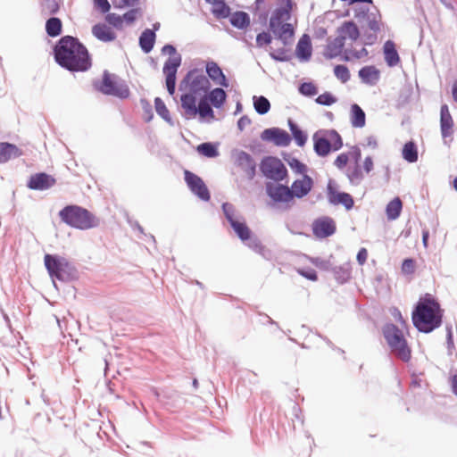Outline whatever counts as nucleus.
Masks as SVG:
<instances>
[{
  "label": "nucleus",
  "mask_w": 457,
  "mask_h": 457,
  "mask_svg": "<svg viewBox=\"0 0 457 457\" xmlns=\"http://www.w3.org/2000/svg\"><path fill=\"white\" fill-rule=\"evenodd\" d=\"M56 62L71 71H85L91 67L86 46L71 36L62 37L54 47Z\"/></svg>",
  "instance_id": "obj_1"
},
{
  "label": "nucleus",
  "mask_w": 457,
  "mask_h": 457,
  "mask_svg": "<svg viewBox=\"0 0 457 457\" xmlns=\"http://www.w3.org/2000/svg\"><path fill=\"white\" fill-rule=\"evenodd\" d=\"M412 322L423 333H429L440 327L442 313L439 303L429 295L420 298L412 312Z\"/></svg>",
  "instance_id": "obj_2"
},
{
  "label": "nucleus",
  "mask_w": 457,
  "mask_h": 457,
  "mask_svg": "<svg viewBox=\"0 0 457 457\" xmlns=\"http://www.w3.org/2000/svg\"><path fill=\"white\" fill-rule=\"evenodd\" d=\"M59 217L71 228L86 230L99 225V220L79 205H67L59 212Z\"/></svg>",
  "instance_id": "obj_3"
},
{
  "label": "nucleus",
  "mask_w": 457,
  "mask_h": 457,
  "mask_svg": "<svg viewBox=\"0 0 457 457\" xmlns=\"http://www.w3.org/2000/svg\"><path fill=\"white\" fill-rule=\"evenodd\" d=\"M383 335L395 357L403 361H408L411 359V349L403 331L396 325L386 324L383 328Z\"/></svg>",
  "instance_id": "obj_4"
},
{
  "label": "nucleus",
  "mask_w": 457,
  "mask_h": 457,
  "mask_svg": "<svg viewBox=\"0 0 457 457\" xmlns=\"http://www.w3.org/2000/svg\"><path fill=\"white\" fill-rule=\"evenodd\" d=\"M180 102L183 109L182 115L186 119H194L196 115H199L201 120L207 118L214 119V112L211 106L212 104L208 101L206 96L200 97L198 104H196V99L189 96H181Z\"/></svg>",
  "instance_id": "obj_5"
},
{
  "label": "nucleus",
  "mask_w": 457,
  "mask_h": 457,
  "mask_svg": "<svg viewBox=\"0 0 457 457\" xmlns=\"http://www.w3.org/2000/svg\"><path fill=\"white\" fill-rule=\"evenodd\" d=\"M210 87L209 79L197 70L188 71L180 83V89L187 91L181 96H189L195 99L206 96Z\"/></svg>",
  "instance_id": "obj_6"
},
{
  "label": "nucleus",
  "mask_w": 457,
  "mask_h": 457,
  "mask_svg": "<svg viewBox=\"0 0 457 457\" xmlns=\"http://www.w3.org/2000/svg\"><path fill=\"white\" fill-rule=\"evenodd\" d=\"M44 261L54 284H55V278L61 281H68L75 276L74 267L63 257L47 253L45 255ZM54 286L56 287V285Z\"/></svg>",
  "instance_id": "obj_7"
},
{
  "label": "nucleus",
  "mask_w": 457,
  "mask_h": 457,
  "mask_svg": "<svg viewBox=\"0 0 457 457\" xmlns=\"http://www.w3.org/2000/svg\"><path fill=\"white\" fill-rule=\"evenodd\" d=\"M162 53L164 54H169V57L164 62V66L162 69L163 73L166 76V87L170 96L175 93L176 88V75L178 69L181 64V55L177 53L176 48L172 45H165L162 48Z\"/></svg>",
  "instance_id": "obj_8"
},
{
  "label": "nucleus",
  "mask_w": 457,
  "mask_h": 457,
  "mask_svg": "<svg viewBox=\"0 0 457 457\" xmlns=\"http://www.w3.org/2000/svg\"><path fill=\"white\" fill-rule=\"evenodd\" d=\"M222 211L237 236L243 242H245L246 239H250L252 232L247 227L245 219L236 210L235 206L229 203H224L222 204Z\"/></svg>",
  "instance_id": "obj_9"
},
{
  "label": "nucleus",
  "mask_w": 457,
  "mask_h": 457,
  "mask_svg": "<svg viewBox=\"0 0 457 457\" xmlns=\"http://www.w3.org/2000/svg\"><path fill=\"white\" fill-rule=\"evenodd\" d=\"M354 17L361 25V29H369L370 31L379 32L383 23L381 21V14L377 7L371 10L365 7L354 8Z\"/></svg>",
  "instance_id": "obj_10"
},
{
  "label": "nucleus",
  "mask_w": 457,
  "mask_h": 457,
  "mask_svg": "<svg viewBox=\"0 0 457 457\" xmlns=\"http://www.w3.org/2000/svg\"><path fill=\"white\" fill-rule=\"evenodd\" d=\"M260 170L267 179L275 181L283 180L287 175L284 163L279 159L271 156L265 157L262 161Z\"/></svg>",
  "instance_id": "obj_11"
},
{
  "label": "nucleus",
  "mask_w": 457,
  "mask_h": 457,
  "mask_svg": "<svg viewBox=\"0 0 457 457\" xmlns=\"http://www.w3.org/2000/svg\"><path fill=\"white\" fill-rule=\"evenodd\" d=\"M98 89L104 95L115 96L120 98H127L129 96V90L127 85L116 81V77L107 71L104 72L103 81L101 86L98 87Z\"/></svg>",
  "instance_id": "obj_12"
},
{
  "label": "nucleus",
  "mask_w": 457,
  "mask_h": 457,
  "mask_svg": "<svg viewBox=\"0 0 457 457\" xmlns=\"http://www.w3.org/2000/svg\"><path fill=\"white\" fill-rule=\"evenodd\" d=\"M231 157L235 165L239 167L249 179L254 178L256 174V162L248 153L234 149L231 152Z\"/></svg>",
  "instance_id": "obj_13"
},
{
  "label": "nucleus",
  "mask_w": 457,
  "mask_h": 457,
  "mask_svg": "<svg viewBox=\"0 0 457 457\" xmlns=\"http://www.w3.org/2000/svg\"><path fill=\"white\" fill-rule=\"evenodd\" d=\"M184 176L188 188L194 195L198 196L203 201L207 202L210 200V192L204 180L199 176L189 170H185Z\"/></svg>",
  "instance_id": "obj_14"
},
{
  "label": "nucleus",
  "mask_w": 457,
  "mask_h": 457,
  "mask_svg": "<svg viewBox=\"0 0 457 457\" xmlns=\"http://www.w3.org/2000/svg\"><path fill=\"white\" fill-rule=\"evenodd\" d=\"M261 138L266 142H272L275 145L280 147L288 146L292 140L290 135L279 128L264 129L261 134Z\"/></svg>",
  "instance_id": "obj_15"
},
{
  "label": "nucleus",
  "mask_w": 457,
  "mask_h": 457,
  "mask_svg": "<svg viewBox=\"0 0 457 457\" xmlns=\"http://www.w3.org/2000/svg\"><path fill=\"white\" fill-rule=\"evenodd\" d=\"M267 195L277 203H287L292 200V192L287 186L277 183H267Z\"/></svg>",
  "instance_id": "obj_16"
},
{
  "label": "nucleus",
  "mask_w": 457,
  "mask_h": 457,
  "mask_svg": "<svg viewBox=\"0 0 457 457\" xmlns=\"http://www.w3.org/2000/svg\"><path fill=\"white\" fill-rule=\"evenodd\" d=\"M313 234L319 238H326L336 231L335 221L329 217L316 220L312 224Z\"/></svg>",
  "instance_id": "obj_17"
},
{
  "label": "nucleus",
  "mask_w": 457,
  "mask_h": 457,
  "mask_svg": "<svg viewBox=\"0 0 457 457\" xmlns=\"http://www.w3.org/2000/svg\"><path fill=\"white\" fill-rule=\"evenodd\" d=\"M328 197L331 204H342L346 210H351L354 204L353 199L350 194L337 192L334 189L332 181H329L328 185Z\"/></svg>",
  "instance_id": "obj_18"
},
{
  "label": "nucleus",
  "mask_w": 457,
  "mask_h": 457,
  "mask_svg": "<svg viewBox=\"0 0 457 457\" xmlns=\"http://www.w3.org/2000/svg\"><path fill=\"white\" fill-rule=\"evenodd\" d=\"M55 179L44 172L37 173L30 176L28 181V187L33 190H46L53 187Z\"/></svg>",
  "instance_id": "obj_19"
},
{
  "label": "nucleus",
  "mask_w": 457,
  "mask_h": 457,
  "mask_svg": "<svg viewBox=\"0 0 457 457\" xmlns=\"http://www.w3.org/2000/svg\"><path fill=\"white\" fill-rule=\"evenodd\" d=\"M313 185L312 179L303 174L301 179H296L293 182L290 192H292V199L294 197L302 198L309 194Z\"/></svg>",
  "instance_id": "obj_20"
},
{
  "label": "nucleus",
  "mask_w": 457,
  "mask_h": 457,
  "mask_svg": "<svg viewBox=\"0 0 457 457\" xmlns=\"http://www.w3.org/2000/svg\"><path fill=\"white\" fill-rule=\"evenodd\" d=\"M206 73L208 77L217 85L228 87V81L224 75L222 70L217 62L213 61L207 62L206 63Z\"/></svg>",
  "instance_id": "obj_21"
},
{
  "label": "nucleus",
  "mask_w": 457,
  "mask_h": 457,
  "mask_svg": "<svg viewBox=\"0 0 457 457\" xmlns=\"http://www.w3.org/2000/svg\"><path fill=\"white\" fill-rule=\"evenodd\" d=\"M453 120L447 104H443L440 109V129L444 138L450 137L453 131Z\"/></svg>",
  "instance_id": "obj_22"
},
{
  "label": "nucleus",
  "mask_w": 457,
  "mask_h": 457,
  "mask_svg": "<svg viewBox=\"0 0 457 457\" xmlns=\"http://www.w3.org/2000/svg\"><path fill=\"white\" fill-rule=\"evenodd\" d=\"M312 140L314 152L318 156L325 157L332 151L331 145L325 137L323 131L319 130L314 133Z\"/></svg>",
  "instance_id": "obj_23"
},
{
  "label": "nucleus",
  "mask_w": 457,
  "mask_h": 457,
  "mask_svg": "<svg viewBox=\"0 0 457 457\" xmlns=\"http://www.w3.org/2000/svg\"><path fill=\"white\" fill-rule=\"evenodd\" d=\"M92 34L101 42L108 43L116 39L115 32L105 23H97L92 27Z\"/></svg>",
  "instance_id": "obj_24"
},
{
  "label": "nucleus",
  "mask_w": 457,
  "mask_h": 457,
  "mask_svg": "<svg viewBox=\"0 0 457 457\" xmlns=\"http://www.w3.org/2000/svg\"><path fill=\"white\" fill-rule=\"evenodd\" d=\"M293 1L287 0L285 6L277 8L270 19V27L275 26L274 24L288 21L291 17V11L293 9Z\"/></svg>",
  "instance_id": "obj_25"
},
{
  "label": "nucleus",
  "mask_w": 457,
  "mask_h": 457,
  "mask_svg": "<svg viewBox=\"0 0 457 457\" xmlns=\"http://www.w3.org/2000/svg\"><path fill=\"white\" fill-rule=\"evenodd\" d=\"M275 26L270 27L272 33L280 39L284 45H287V37L291 38L294 36V29L290 23L279 22L274 24Z\"/></svg>",
  "instance_id": "obj_26"
},
{
  "label": "nucleus",
  "mask_w": 457,
  "mask_h": 457,
  "mask_svg": "<svg viewBox=\"0 0 457 457\" xmlns=\"http://www.w3.org/2000/svg\"><path fill=\"white\" fill-rule=\"evenodd\" d=\"M312 43L308 35H303L296 45L295 54L302 62H307L312 56Z\"/></svg>",
  "instance_id": "obj_27"
},
{
  "label": "nucleus",
  "mask_w": 457,
  "mask_h": 457,
  "mask_svg": "<svg viewBox=\"0 0 457 457\" xmlns=\"http://www.w3.org/2000/svg\"><path fill=\"white\" fill-rule=\"evenodd\" d=\"M338 36L343 37L345 41L346 38L355 41L360 37V29L353 21H345L341 27L338 28Z\"/></svg>",
  "instance_id": "obj_28"
},
{
  "label": "nucleus",
  "mask_w": 457,
  "mask_h": 457,
  "mask_svg": "<svg viewBox=\"0 0 457 457\" xmlns=\"http://www.w3.org/2000/svg\"><path fill=\"white\" fill-rule=\"evenodd\" d=\"M21 155V151L15 145L10 143H0V162L4 163L10 159L16 158Z\"/></svg>",
  "instance_id": "obj_29"
},
{
  "label": "nucleus",
  "mask_w": 457,
  "mask_h": 457,
  "mask_svg": "<svg viewBox=\"0 0 457 457\" xmlns=\"http://www.w3.org/2000/svg\"><path fill=\"white\" fill-rule=\"evenodd\" d=\"M361 81L368 85H375L379 79V71L375 66H364L359 71Z\"/></svg>",
  "instance_id": "obj_30"
},
{
  "label": "nucleus",
  "mask_w": 457,
  "mask_h": 457,
  "mask_svg": "<svg viewBox=\"0 0 457 457\" xmlns=\"http://www.w3.org/2000/svg\"><path fill=\"white\" fill-rule=\"evenodd\" d=\"M384 55L386 62L390 67L396 66L400 62V57L395 49V45L391 40H387L384 44Z\"/></svg>",
  "instance_id": "obj_31"
},
{
  "label": "nucleus",
  "mask_w": 457,
  "mask_h": 457,
  "mask_svg": "<svg viewBox=\"0 0 457 457\" xmlns=\"http://www.w3.org/2000/svg\"><path fill=\"white\" fill-rule=\"evenodd\" d=\"M155 32L150 29H145L139 37V46L145 54L150 53L154 46Z\"/></svg>",
  "instance_id": "obj_32"
},
{
  "label": "nucleus",
  "mask_w": 457,
  "mask_h": 457,
  "mask_svg": "<svg viewBox=\"0 0 457 457\" xmlns=\"http://www.w3.org/2000/svg\"><path fill=\"white\" fill-rule=\"evenodd\" d=\"M345 46V41L343 37L339 36L329 41L326 46L325 56L328 59H333L338 56Z\"/></svg>",
  "instance_id": "obj_33"
},
{
  "label": "nucleus",
  "mask_w": 457,
  "mask_h": 457,
  "mask_svg": "<svg viewBox=\"0 0 457 457\" xmlns=\"http://www.w3.org/2000/svg\"><path fill=\"white\" fill-rule=\"evenodd\" d=\"M366 123V115L364 111L357 104L351 106V124L353 128H363Z\"/></svg>",
  "instance_id": "obj_34"
},
{
  "label": "nucleus",
  "mask_w": 457,
  "mask_h": 457,
  "mask_svg": "<svg viewBox=\"0 0 457 457\" xmlns=\"http://www.w3.org/2000/svg\"><path fill=\"white\" fill-rule=\"evenodd\" d=\"M333 272L335 279L338 283H345L351 277V265L349 262H345L340 266H332L331 270Z\"/></svg>",
  "instance_id": "obj_35"
},
{
  "label": "nucleus",
  "mask_w": 457,
  "mask_h": 457,
  "mask_svg": "<svg viewBox=\"0 0 457 457\" xmlns=\"http://www.w3.org/2000/svg\"><path fill=\"white\" fill-rule=\"evenodd\" d=\"M206 96L208 101L215 107L220 108L226 101L227 94L224 89L220 87H216L206 93Z\"/></svg>",
  "instance_id": "obj_36"
},
{
  "label": "nucleus",
  "mask_w": 457,
  "mask_h": 457,
  "mask_svg": "<svg viewBox=\"0 0 457 457\" xmlns=\"http://www.w3.org/2000/svg\"><path fill=\"white\" fill-rule=\"evenodd\" d=\"M229 21L233 27L244 29L249 26L250 17L245 12L238 11L231 15Z\"/></svg>",
  "instance_id": "obj_37"
},
{
  "label": "nucleus",
  "mask_w": 457,
  "mask_h": 457,
  "mask_svg": "<svg viewBox=\"0 0 457 457\" xmlns=\"http://www.w3.org/2000/svg\"><path fill=\"white\" fill-rule=\"evenodd\" d=\"M402 208L403 204L401 199L399 197L394 198L387 204L386 208L387 219L390 220L397 219L401 214Z\"/></svg>",
  "instance_id": "obj_38"
},
{
  "label": "nucleus",
  "mask_w": 457,
  "mask_h": 457,
  "mask_svg": "<svg viewBox=\"0 0 457 457\" xmlns=\"http://www.w3.org/2000/svg\"><path fill=\"white\" fill-rule=\"evenodd\" d=\"M333 151H337L343 146V140L339 133L335 129H321Z\"/></svg>",
  "instance_id": "obj_39"
},
{
  "label": "nucleus",
  "mask_w": 457,
  "mask_h": 457,
  "mask_svg": "<svg viewBox=\"0 0 457 457\" xmlns=\"http://www.w3.org/2000/svg\"><path fill=\"white\" fill-rule=\"evenodd\" d=\"M62 21L59 18L51 17L46 22V31L49 37H55L62 32Z\"/></svg>",
  "instance_id": "obj_40"
},
{
  "label": "nucleus",
  "mask_w": 457,
  "mask_h": 457,
  "mask_svg": "<svg viewBox=\"0 0 457 457\" xmlns=\"http://www.w3.org/2000/svg\"><path fill=\"white\" fill-rule=\"evenodd\" d=\"M212 5V12L216 18L224 19L230 15V8L223 0L215 2Z\"/></svg>",
  "instance_id": "obj_41"
},
{
  "label": "nucleus",
  "mask_w": 457,
  "mask_h": 457,
  "mask_svg": "<svg viewBox=\"0 0 457 457\" xmlns=\"http://www.w3.org/2000/svg\"><path fill=\"white\" fill-rule=\"evenodd\" d=\"M403 158L408 162H415L418 160V150L414 142H407L403 148Z\"/></svg>",
  "instance_id": "obj_42"
},
{
  "label": "nucleus",
  "mask_w": 457,
  "mask_h": 457,
  "mask_svg": "<svg viewBox=\"0 0 457 457\" xmlns=\"http://www.w3.org/2000/svg\"><path fill=\"white\" fill-rule=\"evenodd\" d=\"M288 126L297 145L303 146L307 141V135L292 120H288Z\"/></svg>",
  "instance_id": "obj_43"
},
{
  "label": "nucleus",
  "mask_w": 457,
  "mask_h": 457,
  "mask_svg": "<svg viewBox=\"0 0 457 457\" xmlns=\"http://www.w3.org/2000/svg\"><path fill=\"white\" fill-rule=\"evenodd\" d=\"M247 243L246 245L253 249L254 252L261 254L265 259L270 258V251L267 250L261 243V241L256 237L250 236V239H246Z\"/></svg>",
  "instance_id": "obj_44"
},
{
  "label": "nucleus",
  "mask_w": 457,
  "mask_h": 457,
  "mask_svg": "<svg viewBox=\"0 0 457 457\" xmlns=\"http://www.w3.org/2000/svg\"><path fill=\"white\" fill-rule=\"evenodd\" d=\"M253 107L255 112L260 115L266 114L270 109V103L265 96H253Z\"/></svg>",
  "instance_id": "obj_45"
},
{
  "label": "nucleus",
  "mask_w": 457,
  "mask_h": 457,
  "mask_svg": "<svg viewBox=\"0 0 457 457\" xmlns=\"http://www.w3.org/2000/svg\"><path fill=\"white\" fill-rule=\"evenodd\" d=\"M196 150L200 154L208 158H214L219 155L216 145L209 142L200 144Z\"/></svg>",
  "instance_id": "obj_46"
},
{
  "label": "nucleus",
  "mask_w": 457,
  "mask_h": 457,
  "mask_svg": "<svg viewBox=\"0 0 457 457\" xmlns=\"http://www.w3.org/2000/svg\"><path fill=\"white\" fill-rule=\"evenodd\" d=\"M154 105L156 112L170 125H173L170 112L167 109L164 102L161 98L156 97L154 100Z\"/></svg>",
  "instance_id": "obj_47"
},
{
  "label": "nucleus",
  "mask_w": 457,
  "mask_h": 457,
  "mask_svg": "<svg viewBox=\"0 0 457 457\" xmlns=\"http://www.w3.org/2000/svg\"><path fill=\"white\" fill-rule=\"evenodd\" d=\"M60 6L56 0H44L41 4V11L44 15H52L58 12Z\"/></svg>",
  "instance_id": "obj_48"
},
{
  "label": "nucleus",
  "mask_w": 457,
  "mask_h": 457,
  "mask_svg": "<svg viewBox=\"0 0 457 457\" xmlns=\"http://www.w3.org/2000/svg\"><path fill=\"white\" fill-rule=\"evenodd\" d=\"M334 74L341 82L345 83L350 79V72L345 65L338 64L334 68Z\"/></svg>",
  "instance_id": "obj_49"
},
{
  "label": "nucleus",
  "mask_w": 457,
  "mask_h": 457,
  "mask_svg": "<svg viewBox=\"0 0 457 457\" xmlns=\"http://www.w3.org/2000/svg\"><path fill=\"white\" fill-rule=\"evenodd\" d=\"M311 262L317 268L322 270H331L333 264L330 260L322 259L320 257H312L310 259Z\"/></svg>",
  "instance_id": "obj_50"
},
{
  "label": "nucleus",
  "mask_w": 457,
  "mask_h": 457,
  "mask_svg": "<svg viewBox=\"0 0 457 457\" xmlns=\"http://www.w3.org/2000/svg\"><path fill=\"white\" fill-rule=\"evenodd\" d=\"M270 57L278 62H288L291 59L288 51L285 48H279L270 54Z\"/></svg>",
  "instance_id": "obj_51"
},
{
  "label": "nucleus",
  "mask_w": 457,
  "mask_h": 457,
  "mask_svg": "<svg viewBox=\"0 0 457 457\" xmlns=\"http://www.w3.org/2000/svg\"><path fill=\"white\" fill-rule=\"evenodd\" d=\"M299 92L306 96H313L317 95V87L312 82H303L299 87Z\"/></svg>",
  "instance_id": "obj_52"
},
{
  "label": "nucleus",
  "mask_w": 457,
  "mask_h": 457,
  "mask_svg": "<svg viewBox=\"0 0 457 457\" xmlns=\"http://www.w3.org/2000/svg\"><path fill=\"white\" fill-rule=\"evenodd\" d=\"M288 162V165L290 166V168L297 174H301L303 176V174H305L306 170H307V167L305 164H303V162H301L298 159L296 158H292L291 160H288L287 161Z\"/></svg>",
  "instance_id": "obj_53"
},
{
  "label": "nucleus",
  "mask_w": 457,
  "mask_h": 457,
  "mask_svg": "<svg viewBox=\"0 0 457 457\" xmlns=\"http://www.w3.org/2000/svg\"><path fill=\"white\" fill-rule=\"evenodd\" d=\"M337 102V98L329 92H325L316 98V103L320 105L329 106Z\"/></svg>",
  "instance_id": "obj_54"
},
{
  "label": "nucleus",
  "mask_w": 457,
  "mask_h": 457,
  "mask_svg": "<svg viewBox=\"0 0 457 457\" xmlns=\"http://www.w3.org/2000/svg\"><path fill=\"white\" fill-rule=\"evenodd\" d=\"M105 21L116 29H121L123 26L122 16L118 15L116 13H108L105 16Z\"/></svg>",
  "instance_id": "obj_55"
},
{
  "label": "nucleus",
  "mask_w": 457,
  "mask_h": 457,
  "mask_svg": "<svg viewBox=\"0 0 457 457\" xmlns=\"http://www.w3.org/2000/svg\"><path fill=\"white\" fill-rule=\"evenodd\" d=\"M362 31V41L365 45H372L376 42L378 38V33L375 31H370L369 29H364Z\"/></svg>",
  "instance_id": "obj_56"
},
{
  "label": "nucleus",
  "mask_w": 457,
  "mask_h": 457,
  "mask_svg": "<svg viewBox=\"0 0 457 457\" xmlns=\"http://www.w3.org/2000/svg\"><path fill=\"white\" fill-rule=\"evenodd\" d=\"M348 178L352 183L359 184L363 179V174L360 167L356 165L353 171L348 173Z\"/></svg>",
  "instance_id": "obj_57"
},
{
  "label": "nucleus",
  "mask_w": 457,
  "mask_h": 457,
  "mask_svg": "<svg viewBox=\"0 0 457 457\" xmlns=\"http://www.w3.org/2000/svg\"><path fill=\"white\" fill-rule=\"evenodd\" d=\"M415 270V262L412 259L408 258L403 262L402 271L404 274H412Z\"/></svg>",
  "instance_id": "obj_58"
},
{
  "label": "nucleus",
  "mask_w": 457,
  "mask_h": 457,
  "mask_svg": "<svg viewBox=\"0 0 457 457\" xmlns=\"http://www.w3.org/2000/svg\"><path fill=\"white\" fill-rule=\"evenodd\" d=\"M271 42V37L267 32H261L256 37V45L259 47H262L264 45H268Z\"/></svg>",
  "instance_id": "obj_59"
},
{
  "label": "nucleus",
  "mask_w": 457,
  "mask_h": 457,
  "mask_svg": "<svg viewBox=\"0 0 457 457\" xmlns=\"http://www.w3.org/2000/svg\"><path fill=\"white\" fill-rule=\"evenodd\" d=\"M349 161V157L346 154H339L337 159L335 160V162L334 164L338 168V169H343L344 167H345V165L347 164Z\"/></svg>",
  "instance_id": "obj_60"
},
{
  "label": "nucleus",
  "mask_w": 457,
  "mask_h": 457,
  "mask_svg": "<svg viewBox=\"0 0 457 457\" xmlns=\"http://www.w3.org/2000/svg\"><path fill=\"white\" fill-rule=\"evenodd\" d=\"M137 12L138 9H131L123 14L122 19L127 23H132L136 21Z\"/></svg>",
  "instance_id": "obj_61"
},
{
  "label": "nucleus",
  "mask_w": 457,
  "mask_h": 457,
  "mask_svg": "<svg viewBox=\"0 0 457 457\" xmlns=\"http://www.w3.org/2000/svg\"><path fill=\"white\" fill-rule=\"evenodd\" d=\"M299 273L309 280L316 281L318 279L317 273L314 270H300Z\"/></svg>",
  "instance_id": "obj_62"
},
{
  "label": "nucleus",
  "mask_w": 457,
  "mask_h": 457,
  "mask_svg": "<svg viewBox=\"0 0 457 457\" xmlns=\"http://www.w3.org/2000/svg\"><path fill=\"white\" fill-rule=\"evenodd\" d=\"M95 4L103 13L108 12L111 8V5L107 0H95Z\"/></svg>",
  "instance_id": "obj_63"
},
{
  "label": "nucleus",
  "mask_w": 457,
  "mask_h": 457,
  "mask_svg": "<svg viewBox=\"0 0 457 457\" xmlns=\"http://www.w3.org/2000/svg\"><path fill=\"white\" fill-rule=\"evenodd\" d=\"M368 257V252L365 248H361L357 253V262L360 265H362L365 263Z\"/></svg>",
  "instance_id": "obj_64"
}]
</instances>
